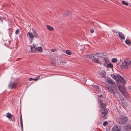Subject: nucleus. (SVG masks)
I'll return each instance as SVG.
<instances>
[{
    "instance_id": "nucleus-1",
    "label": "nucleus",
    "mask_w": 131,
    "mask_h": 131,
    "mask_svg": "<svg viewBox=\"0 0 131 131\" xmlns=\"http://www.w3.org/2000/svg\"><path fill=\"white\" fill-rule=\"evenodd\" d=\"M99 104L100 105L99 107L102 109L100 110V118L101 119H102L103 120L107 119L106 115L108 113L107 111L105 108L106 106V104H103L101 101H99Z\"/></svg>"
},
{
    "instance_id": "nucleus-2",
    "label": "nucleus",
    "mask_w": 131,
    "mask_h": 131,
    "mask_svg": "<svg viewBox=\"0 0 131 131\" xmlns=\"http://www.w3.org/2000/svg\"><path fill=\"white\" fill-rule=\"evenodd\" d=\"M121 67L122 69H128L131 68V61L130 59L125 60L121 65Z\"/></svg>"
},
{
    "instance_id": "nucleus-3",
    "label": "nucleus",
    "mask_w": 131,
    "mask_h": 131,
    "mask_svg": "<svg viewBox=\"0 0 131 131\" xmlns=\"http://www.w3.org/2000/svg\"><path fill=\"white\" fill-rule=\"evenodd\" d=\"M128 119V118L127 117L122 116L118 118L117 120L118 124H123L126 122Z\"/></svg>"
},
{
    "instance_id": "nucleus-4",
    "label": "nucleus",
    "mask_w": 131,
    "mask_h": 131,
    "mask_svg": "<svg viewBox=\"0 0 131 131\" xmlns=\"http://www.w3.org/2000/svg\"><path fill=\"white\" fill-rule=\"evenodd\" d=\"M108 90L111 93L115 95V92H116V87H110Z\"/></svg>"
},
{
    "instance_id": "nucleus-5",
    "label": "nucleus",
    "mask_w": 131,
    "mask_h": 131,
    "mask_svg": "<svg viewBox=\"0 0 131 131\" xmlns=\"http://www.w3.org/2000/svg\"><path fill=\"white\" fill-rule=\"evenodd\" d=\"M118 88L123 94L124 95V94L126 92V90L124 87L121 85H119L118 86Z\"/></svg>"
},
{
    "instance_id": "nucleus-6",
    "label": "nucleus",
    "mask_w": 131,
    "mask_h": 131,
    "mask_svg": "<svg viewBox=\"0 0 131 131\" xmlns=\"http://www.w3.org/2000/svg\"><path fill=\"white\" fill-rule=\"evenodd\" d=\"M117 77L119 80L120 82L122 83L123 84H125L126 81L119 74L117 75Z\"/></svg>"
},
{
    "instance_id": "nucleus-7",
    "label": "nucleus",
    "mask_w": 131,
    "mask_h": 131,
    "mask_svg": "<svg viewBox=\"0 0 131 131\" xmlns=\"http://www.w3.org/2000/svg\"><path fill=\"white\" fill-rule=\"evenodd\" d=\"M131 124H128L124 127V131H130L131 129Z\"/></svg>"
},
{
    "instance_id": "nucleus-8",
    "label": "nucleus",
    "mask_w": 131,
    "mask_h": 131,
    "mask_svg": "<svg viewBox=\"0 0 131 131\" xmlns=\"http://www.w3.org/2000/svg\"><path fill=\"white\" fill-rule=\"evenodd\" d=\"M72 14V12L69 10H66L63 13V15L64 16H70Z\"/></svg>"
},
{
    "instance_id": "nucleus-9",
    "label": "nucleus",
    "mask_w": 131,
    "mask_h": 131,
    "mask_svg": "<svg viewBox=\"0 0 131 131\" xmlns=\"http://www.w3.org/2000/svg\"><path fill=\"white\" fill-rule=\"evenodd\" d=\"M120 127L118 126H114L112 128V131H120Z\"/></svg>"
},
{
    "instance_id": "nucleus-10",
    "label": "nucleus",
    "mask_w": 131,
    "mask_h": 131,
    "mask_svg": "<svg viewBox=\"0 0 131 131\" xmlns=\"http://www.w3.org/2000/svg\"><path fill=\"white\" fill-rule=\"evenodd\" d=\"M17 83H10L9 84V87L10 89L14 88L16 87Z\"/></svg>"
},
{
    "instance_id": "nucleus-11",
    "label": "nucleus",
    "mask_w": 131,
    "mask_h": 131,
    "mask_svg": "<svg viewBox=\"0 0 131 131\" xmlns=\"http://www.w3.org/2000/svg\"><path fill=\"white\" fill-rule=\"evenodd\" d=\"M106 82L107 83H109L113 85L114 83L113 81L109 78H108L106 79Z\"/></svg>"
},
{
    "instance_id": "nucleus-12",
    "label": "nucleus",
    "mask_w": 131,
    "mask_h": 131,
    "mask_svg": "<svg viewBox=\"0 0 131 131\" xmlns=\"http://www.w3.org/2000/svg\"><path fill=\"white\" fill-rule=\"evenodd\" d=\"M118 34L119 37L121 39H125V37L122 32H118Z\"/></svg>"
},
{
    "instance_id": "nucleus-13",
    "label": "nucleus",
    "mask_w": 131,
    "mask_h": 131,
    "mask_svg": "<svg viewBox=\"0 0 131 131\" xmlns=\"http://www.w3.org/2000/svg\"><path fill=\"white\" fill-rule=\"evenodd\" d=\"M94 55L98 57L101 58L104 55V54L102 53H100L95 54Z\"/></svg>"
},
{
    "instance_id": "nucleus-14",
    "label": "nucleus",
    "mask_w": 131,
    "mask_h": 131,
    "mask_svg": "<svg viewBox=\"0 0 131 131\" xmlns=\"http://www.w3.org/2000/svg\"><path fill=\"white\" fill-rule=\"evenodd\" d=\"M27 35L28 36L29 38L30 39H33L34 38V36L33 34H32L31 33L29 32H28L27 34Z\"/></svg>"
},
{
    "instance_id": "nucleus-15",
    "label": "nucleus",
    "mask_w": 131,
    "mask_h": 131,
    "mask_svg": "<svg viewBox=\"0 0 131 131\" xmlns=\"http://www.w3.org/2000/svg\"><path fill=\"white\" fill-rule=\"evenodd\" d=\"M84 56L88 58H90L92 59L94 56L93 54H91L90 55H87L85 56Z\"/></svg>"
},
{
    "instance_id": "nucleus-16",
    "label": "nucleus",
    "mask_w": 131,
    "mask_h": 131,
    "mask_svg": "<svg viewBox=\"0 0 131 131\" xmlns=\"http://www.w3.org/2000/svg\"><path fill=\"white\" fill-rule=\"evenodd\" d=\"M92 60L95 62L97 63L99 62V59L98 58H96L94 56L92 59Z\"/></svg>"
},
{
    "instance_id": "nucleus-17",
    "label": "nucleus",
    "mask_w": 131,
    "mask_h": 131,
    "mask_svg": "<svg viewBox=\"0 0 131 131\" xmlns=\"http://www.w3.org/2000/svg\"><path fill=\"white\" fill-rule=\"evenodd\" d=\"M20 124L21 125V128L22 130L23 129V121L22 119V118L21 116V114L20 115Z\"/></svg>"
},
{
    "instance_id": "nucleus-18",
    "label": "nucleus",
    "mask_w": 131,
    "mask_h": 131,
    "mask_svg": "<svg viewBox=\"0 0 131 131\" xmlns=\"http://www.w3.org/2000/svg\"><path fill=\"white\" fill-rule=\"evenodd\" d=\"M47 29L51 31L54 30V28L53 27H51L49 25H47L46 26Z\"/></svg>"
},
{
    "instance_id": "nucleus-19",
    "label": "nucleus",
    "mask_w": 131,
    "mask_h": 131,
    "mask_svg": "<svg viewBox=\"0 0 131 131\" xmlns=\"http://www.w3.org/2000/svg\"><path fill=\"white\" fill-rule=\"evenodd\" d=\"M35 50L41 52H42V49L41 47H38L35 48Z\"/></svg>"
},
{
    "instance_id": "nucleus-20",
    "label": "nucleus",
    "mask_w": 131,
    "mask_h": 131,
    "mask_svg": "<svg viewBox=\"0 0 131 131\" xmlns=\"http://www.w3.org/2000/svg\"><path fill=\"white\" fill-rule=\"evenodd\" d=\"M13 116L10 113L9 114L7 113V115H6V117L8 118L9 119H10L11 118H12Z\"/></svg>"
},
{
    "instance_id": "nucleus-21",
    "label": "nucleus",
    "mask_w": 131,
    "mask_h": 131,
    "mask_svg": "<svg viewBox=\"0 0 131 131\" xmlns=\"http://www.w3.org/2000/svg\"><path fill=\"white\" fill-rule=\"evenodd\" d=\"M105 74L106 73L104 72H100V75L104 77H105Z\"/></svg>"
},
{
    "instance_id": "nucleus-22",
    "label": "nucleus",
    "mask_w": 131,
    "mask_h": 131,
    "mask_svg": "<svg viewBox=\"0 0 131 131\" xmlns=\"http://www.w3.org/2000/svg\"><path fill=\"white\" fill-rule=\"evenodd\" d=\"M122 4L126 6H128V3L126 2L125 1H123L122 2Z\"/></svg>"
},
{
    "instance_id": "nucleus-23",
    "label": "nucleus",
    "mask_w": 131,
    "mask_h": 131,
    "mask_svg": "<svg viewBox=\"0 0 131 131\" xmlns=\"http://www.w3.org/2000/svg\"><path fill=\"white\" fill-rule=\"evenodd\" d=\"M107 67L111 68H112L113 67V65L111 63L107 64Z\"/></svg>"
},
{
    "instance_id": "nucleus-24",
    "label": "nucleus",
    "mask_w": 131,
    "mask_h": 131,
    "mask_svg": "<svg viewBox=\"0 0 131 131\" xmlns=\"http://www.w3.org/2000/svg\"><path fill=\"white\" fill-rule=\"evenodd\" d=\"M126 43L128 45H129L131 43V42L129 39H126L125 40Z\"/></svg>"
},
{
    "instance_id": "nucleus-25",
    "label": "nucleus",
    "mask_w": 131,
    "mask_h": 131,
    "mask_svg": "<svg viewBox=\"0 0 131 131\" xmlns=\"http://www.w3.org/2000/svg\"><path fill=\"white\" fill-rule=\"evenodd\" d=\"M66 53L69 55H71V52L69 50H68L66 51Z\"/></svg>"
},
{
    "instance_id": "nucleus-26",
    "label": "nucleus",
    "mask_w": 131,
    "mask_h": 131,
    "mask_svg": "<svg viewBox=\"0 0 131 131\" xmlns=\"http://www.w3.org/2000/svg\"><path fill=\"white\" fill-rule=\"evenodd\" d=\"M34 36V37H35L36 38H38V35L37 32H36L34 34H33Z\"/></svg>"
},
{
    "instance_id": "nucleus-27",
    "label": "nucleus",
    "mask_w": 131,
    "mask_h": 131,
    "mask_svg": "<svg viewBox=\"0 0 131 131\" xmlns=\"http://www.w3.org/2000/svg\"><path fill=\"white\" fill-rule=\"evenodd\" d=\"M122 104L124 107L125 108L126 107H127L128 106V104L126 103H123Z\"/></svg>"
},
{
    "instance_id": "nucleus-28",
    "label": "nucleus",
    "mask_w": 131,
    "mask_h": 131,
    "mask_svg": "<svg viewBox=\"0 0 131 131\" xmlns=\"http://www.w3.org/2000/svg\"><path fill=\"white\" fill-rule=\"evenodd\" d=\"M117 61V59L116 58H113L112 60V61L113 63H115Z\"/></svg>"
},
{
    "instance_id": "nucleus-29",
    "label": "nucleus",
    "mask_w": 131,
    "mask_h": 131,
    "mask_svg": "<svg viewBox=\"0 0 131 131\" xmlns=\"http://www.w3.org/2000/svg\"><path fill=\"white\" fill-rule=\"evenodd\" d=\"M93 87L96 90H99V87L96 85H94L93 86Z\"/></svg>"
},
{
    "instance_id": "nucleus-30",
    "label": "nucleus",
    "mask_w": 131,
    "mask_h": 131,
    "mask_svg": "<svg viewBox=\"0 0 131 131\" xmlns=\"http://www.w3.org/2000/svg\"><path fill=\"white\" fill-rule=\"evenodd\" d=\"M36 48H35V46L34 45V44H33L32 46L30 47V49L31 50H33L34 49L35 50Z\"/></svg>"
},
{
    "instance_id": "nucleus-31",
    "label": "nucleus",
    "mask_w": 131,
    "mask_h": 131,
    "mask_svg": "<svg viewBox=\"0 0 131 131\" xmlns=\"http://www.w3.org/2000/svg\"><path fill=\"white\" fill-rule=\"evenodd\" d=\"M104 87L106 88L107 90L108 89V88H110L108 85L106 84V83H104Z\"/></svg>"
},
{
    "instance_id": "nucleus-32",
    "label": "nucleus",
    "mask_w": 131,
    "mask_h": 131,
    "mask_svg": "<svg viewBox=\"0 0 131 131\" xmlns=\"http://www.w3.org/2000/svg\"><path fill=\"white\" fill-rule=\"evenodd\" d=\"M60 63L62 64L63 65L65 63H66V62L65 61H64L63 60L62 61L61 60L60 61Z\"/></svg>"
},
{
    "instance_id": "nucleus-33",
    "label": "nucleus",
    "mask_w": 131,
    "mask_h": 131,
    "mask_svg": "<svg viewBox=\"0 0 131 131\" xmlns=\"http://www.w3.org/2000/svg\"><path fill=\"white\" fill-rule=\"evenodd\" d=\"M103 60L106 63L108 61V59L107 58H104V59Z\"/></svg>"
},
{
    "instance_id": "nucleus-34",
    "label": "nucleus",
    "mask_w": 131,
    "mask_h": 131,
    "mask_svg": "<svg viewBox=\"0 0 131 131\" xmlns=\"http://www.w3.org/2000/svg\"><path fill=\"white\" fill-rule=\"evenodd\" d=\"M108 122L107 121L104 122L103 123V125L104 126H105L107 125Z\"/></svg>"
},
{
    "instance_id": "nucleus-35",
    "label": "nucleus",
    "mask_w": 131,
    "mask_h": 131,
    "mask_svg": "<svg viewBox=\"0 0 131 131\" xmlns=\"http://www.w3.org/2000/svg\"><path fill=\"white\" fill-rule=\"evenodd\" d=\"M19 29H17V30L15 32V34H16V35H17L18 32H19Z\"/></svg>"
},
{
    "instance_id": "nucleus-36",
    "label": "nucleus",
    "mask_w": 131,
    "mask_h": 131,
    "mask_svg": "<svg viewBox=\"0 0 131 131\" xmlns=\"http://www.w3.org/2000/svg\"><path fill=\"white\" fill-rule=\"evenodd\" d=\"M40 77L38 76L37 77H36L34 79V80L35 81H37L38 79V78H40Z\"/></svg>"
},
{
    "instance_id": "nucleus-37",
    "label": "nucleus",
    "mask_w": 131,
    "mask_h": 131,
    "mask_svg": "<svg viewBox=\"0 0 131 131\" xmlns=\"http://www.w3.org/2000/svg\"><path fill=\"white\" fill-rule=\"evenodd\" d=\"M111 76L114 79H115L116 78V76L113 74L111 75Z\"/></svg>"
},
{
    "instance_id": "nucleus-38",
    "label": "nucleus",
    "mask_w": 131,
    "mask_h": 131,
    "mask_svg": "<svg viewBox=\"0 0 131 131\" xmlns=\"http://www.w3.org/2000/svg\"><path fill=\"white\" fill-rule=\"evenodd\" d=\"M11 120L12 121H15V119L14 118L13 116L12 117V118H11Z\"/></svg>"
},
{
    "instance_id": "nucleus-39",
    "label": "nucleus",
    "mask_w": 131,
    "mask_h": 131,
    "mask_svg": "<svg viewBox=\"0 0 131 131\" xmlns=\"http://www.w3.org/2000/svg\"><path fill=\"white\" fill-rule=\"evenodd\" d=\"M90 31L91 33H93L94 32V30L93 29H90Z\"/></svg>"
},
{
    "instance_id": "nucleus-40",
    "label": "nucleus",
    "mask_w": 131,
    "mask_h": 131,
    "mask_svg": "<svg viewBox=\"0 0 131 131\" xmlns=\"http://www.w3.org/2000/svg\"><path fill=\"white\" fill-rule=\"evenodd\" d=\"M32 31L33 34L36 32V31L34 29H32Z\"/></svg>"
},
{
    "instance_id": "nucleus-41",
    "label": "nucleus",
    "mask_w": 131,
    "mask_h": 131,
    "mask_svg": "<svg viewBox=\"0 0 131 131\" xmlns=\"http://www.w3.org/2000/svg\"><path fill=\"white\" fill-rule=\"evenodd\" d=\"M51 63L53 64H55V62L54 60H52L51 61Z\"/></svg>"
},
{
    "instance_id": "nucleus-42",
    "label": "nucleus",
    "mask_w": 131,
    "mask_h": 131,
    "mask_svg": "<svg viewBox=\"0 0 131 131\" xmlns=\"http://www.w3.org/2000/svg\"><path fill=\"white\" fill-rule=\"evenodd\" d=\"M112 31L114 33L117 34V31H115L114 30H112Z\"/></svg>"
},
{
    "instance_id": "nucleus-43",
    "label": "nucleus",
    "mask_w": 131,
    "mask_h": 131,
    "mask_svg": "<svg viewBox=\"0 0 131 131\" xmlns=\"http://www.w3.org/2000/svg\"><path fill=\"white\" fill-rule=\"evenodd\" d=\"M29 80L30 81H31L34 80V79L32 78H30L29 79Z\"/></svg>"
},
{
    "instance_id": "nucleus-44",
    "label": "nucleus",
    "mask_w": 131,
    "mask_h": 131,
    "mask_svg": "<svg viewBox=\"0 0 131 131\" xmlns=\"http://www.w3.org/2000/svg\"><path fill=\"white\" fill-rule=\"evenodd\" d=\"M55 50V49H53L51 50V51L53 52H54Z\"/></svg>"
},
{
    "instance_id": "nucleus-45",
    "label": "nucleus",
    "mask_w": 131,
    "mask_h": 131,
    "mask_svg": "<svg viewBox=\"0 0 131 131\" xmlns=\"http://www.w3.org/2000/svg\"><path fill=\"white\" fill-rule=\"evenodd\" d=\"M29 40H30V42H31V43L32 42V40L33 39H30V38H29Z\"/></svg>"
},
{
    "instance_id": "nucleus-46",
    "label": "nucleus",
    "mask_w": 131,
    "mask_h": 131,
    "mask_svg": "<svg viewBox=\"0 0 131 131\" xmlns=\"http://www.w3.org/2000/svg\"><path fill=\"white\" fill-rule=\"evenodd\" d=\"M98 96L99 97H102V95H98Z\"/></svg>"
},
{
    "instance_id": "nucleus-47",
    "label": "nucleus",
    "mask_w": 131,
    "mask_h": 131,
    "mask_svg": "<svg viewBox=\"0 0 131 131\" xmlns=\"http://www.w3.org/2000/svg\"><path fill=\"white\" fill-rule=\"evenodd\" d=\"M104 65L105 66V67H106V66L105 65V64H104Z\"/></svg>"
}]
</instances>
